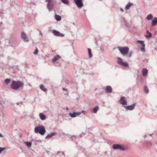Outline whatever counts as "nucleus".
Wrapping results in <instances>:
<instances>
[{"label": "nucleus", "instance_id": "nucleus-17", "mask_svg": "<svg viewBox=\"0 0 157 157\" xmlns=\"http://www.w3.org/2000/svg\"><path fill=\"white\" fill-rule=\"evenodd\" d=\"M157 23V17H155L152 21V26H155L156 25Z\"/></svg>", "mask_w": 157, "mask_h": 157}, {"label": "nucleus", "instance_id": "nucleus-12", "mask_svg": "<svg viewBox=\"0 0 157 157\" xmlns=\"http://www.w3.org/2000/svg\"><path fill=\"white\" fill-rule=\"evenodd\" d=\"M52 33L54 35L57 36H62V35H63V34L55 30H53Z\"/></svg>", "mask_w": 157, "mask_h": 157}, {"label": "nucleus", "instance_id": "nucleus-44", "mask_svg": "<svg viewBox=\"0 0 157 157\" xmlns=\"http://www.w3.org/2000/svg\"><path fill=\"white\" fill-rule=\"evenodd\" d=\"M82 136L81 134L80 136V137H82Z\"/></svg>", "mask_w": 157, "mask_h": 157}, {"label": "nucleus", "instance_id": "nucleus-13", "mask_svg": "<svg viewBox=\"0 0 157 157\" xmlns=\"http://www.w3.org/2000/svg\"><path fill=\"white\" fill-rule=\"evenodd\" d=\"M57 134V133L56 132H53L51 133L50 134H48L47 136L45 137V139H47L48 138H51L52 136L56 135Z\"/></svg>", "mask_w": 157, "mask_h": 157}, {"label": "nucleus", "instance_id": "nucleus-22", "mask_svg": "<svg viewBox=\"0 0 157 157\" xmlns=\"http://www.w3.org/2000/svg\"><path fill=\"white\" fill-rule=\"evenodd\" d=\"M98 105H96L95 107H94L93 109V112L94 113H96L97 112L98 110Z\"/></svg>", "mask_w": 157, "mask_h": 157}, {"label": "nucleus", "instance_id": "nucleus-38", "mask_svg": "<svg viewBox=\"0 0 157 157\" xmlns=\"http://www.w3.org/2000/svg\"><path fill=\"white\" fill-rule=\"evenodd\" d=\"M120 10L122 12L123 11V9L122 8H121L120 9Z\"/></svg>", "mask_w": 157, "mask_h": 157}, {"label": "nucleus", "instance_id": "nucleus-32", "mask_svg": "<svg viewBox=\"0 0 157 157\" xmlns=\"http://www.w3.org/2000/svg\"><path fill=\"white\" fill-rule=\"evenodd\" d=\"M68 137L71 138V140H73L75 138L76 136L75 135H69L68 136Z\"/></svg>", "mask_w": 157, "mask_h": 157}, {"label": "nucleus", "instance_id": "nucleus-23", "mask_svg": "<svg viewBox=\"0 0 157 157\" xmlns=\"http://www.w3.org/2000/svg\"><path fill=\"white\" fill-rule=\"evenodd\" d=\"M132 5V4L131 3H129L128 4H127L125 6V8L126 10L128 9Z\"/></svg>", "mask_w": 157, "mask_h": 157}, {"label": "nucleus", "instance_id": "nucleus-15", "mask_svg": "<svg viewBox=\"0 0 157 157\" xmlns=\"http://www.w3.org/2000/svg\"><path fill=\"white\" fill-rule=\"evenodd\" d=\"M106 91L108 93H111L112 92V88L109 86H107L106 88Z\"/></svg>", "mask_w": 157, "mask_h": 157}, {"label": "nucleus", "instance_id": "nucleus-27", "mask_svg": "<svg viewBox=\"0 0 157 157\" xmlns=\"http://www.w3.org/2000/svg\"><path fill=\"white\" fill-rule=\"evenodd\" d=\"M151 142H147L146 144V146L148 149L150 148L151 146Z\"/></svg>", "mask_w": 157, "mask_h": 157}, {"label": "nucleus", "instance_id": "nucleus-35", "mask_svg": "<svg viewBox=\"0 0 157 157\" xmlns=\"http://www.w3.org/2000/svg\"><path fill=\"white\" fill-rule=\"evenodd\" d=\"M5 149V147H0V154Z\"/></svg>", "mask_w": 157, "mask_h": 157}, {"label": "nucleus", "instance_id": "nucleus-11", "mask_svg": "<svg viewBox=\"0 0 157 157\" xmlns=\"http://www.w3.org/2000/svg\"><path fill=\"white\" fill-rule=\"evenodd\" d=\"M81 113L80 112L76 113L74 112L73 113H69V114L71 117L74 118L76 117L77 115H79Z\"/></svg>", "mask_w": 157, "mask_h": 157}, {"label": "nucleus", "instance_id": "nucleus-28", "mask_svg": "<svg viewBox=\"0 0 157 157\" xmlns=\"http://www.w3.org/2000/svg\"><path fill=\"white\" fill-rule=\"evenodd\" d=\"M137 42L138 43H140L143 47H145V45L144 42L143 41H141V40H138L137 41Z\"/></svg>", "mask_w": 157, "mask_h": 157}, {"label": "nucleus", "instance_id": "nucleus-43", "mask_svg": "<svg viewBox=\"0 0 157 157\" xmlns=\"http://www.w3.org/2000/svg\"><path fill=\"white\" fill-rule=\"evenodd\" d=\"M66 109H68V107H67V108H66Z\"/></svg>", "mask_w": 157, "mask_h": 157}, {"label": "nucleus", "instance_id": "nucleus-16", "mask_svg": "<svg viewBox=\"0 0 157 157\" xmlns=\"http://www.w3.org/2000/svg\"><path fill=\"white\" fill-rule=\"evenodd\" d=\"M40 117V119L42 121L45 119L46 116L43 113H40L39 114Z\"/></svg>", "mask_w": 157, "mask_h": 157}, {"label": "nucleus", "instance_id": "nucleus-45", "mask_svg": "<svg viewBox=\"0 0 157 157\" xmlns=\"http://www.w3.org/2000/svg\"><path fill=\"white\" fill-rule=\"evenodd\" d=\"M1 24H2V23H0V27L1 26Z\"/></svg>", "mask_w": 157, "mask_h": 157}, {"label": "nucleus", "instance_id": "nucleus-36", "mask_svg": "<svg viewBox=\"0 0 157 157\" xmlns=\"http://www.w3.org/2000/svg\"><path fill=\"white\" fill-rule=\"evenodd\" d=\"M38 50L36 49V50H35L34 52H33V54L35 55H36L38 53Z\"/></svg>", "mask_w": 157, "mask_h": 157}, {"label": "nucleus", "instance_id": "nucleus-34", "mask_svg": "<svg viewBox=\"0 0 157 157\" xmlns=\"http://www.w3.org/2000/svg\"><path fill=\"white\" fill-rule=\"evenodd\" d=\"M144 91L147 93H148V90L146 86H145L144 87Z\"/></svg>", "mask_w": 157, "mask_h": 157}, {"label": "nucleus", "instance_id": "nucleus-7", "mask_svg": "<svg viewBox=\"0 0 157 157\" xmlns=\"http://www.w3.org/2000/svg\"><path fill=\"white\" fill-rule=\"evenodd\" d=\"M21 37L23 40L25 42H28L29 41L27 35L25 33L22 32L21 34Z\"/></svg>", "mask_w": 157, "mask_h": 157}, {"label": "nucleus", "instance_id": "nucleus-39", "mask_svg": "<svg viewBox=\"0 0 157 157\" xmlns=\"http://www.w3.org/2000/svg\"><path fill=\"white\" fill-rule=\"evenodd\" d=\"M86 112V111L85 110H82L81 111L82 113H85Z\"/></svg>", "mask_w": 157, "mask_h": 157}, {"label": "nucleus", "instance_id": "nucleus-6", "mask_svg": "<svg viewBox=\"0 0 157 157\" xmlns=\"http://www.w3.org/2000/svg\"><path fill=\"white\" fill-rule=\"evenodd\" d=\"M77 6L79 9L81 8L84 6L82 0H74Z\"/></svg>", "mask_w": 157, "mask_h": 157}, {"label": "nucleus", "instance_id": "nucleus-10", "mask_svg": "<svg viewBox=\"0 0 157 157\" xmlns=\"http://www.w3.org/2000/svg\"><path fill=\"white\" fill-rule=\"evenodd\" d=\"M120 102L123 105H127V102L124 99V97H121L120 99Z\"/></svg>", "mask_w": 157, "mask_h": 157}, {"label": "nucleus", "instance_id": "nucleus-9", "mask_svg": "<svg viewBox=\"0 0 157 157\" xmlns=\"http://www.w3.org/2000/svg\"><path fill=\"white\" fill-rule=\"evenodd\" d=\"M135 104H133L130 105L129 106H124V107L126 109L129 110H133L136 106Z\"/></svg>", "mask_w": 157, "mask_h": 157}, {"label": "nucleus", "instance_id": "nucleus-37", "mask_svg": "<svg viewBox=\"0 0 157 157\" xmlns=\"http://www.w3.org/2000/svg\"><path fill=\"white\" fill-rule=\"evenodd\" d=\"M141 50L142 52H144L145 51V47H143L141 48Z\"/></svg>", "mask_w": 157, "mask_h": 157}, {"label": "nucleus", "instance_id": "nucleus-31", "mask_svg": "<svg viewBox=\"0 0 157 157\" xmlns=\"http://www.w3.org/2000/svg\"><path fill=\"white\" fill-rule=\"evenodd\" d=\"M26 145L29 147H31L32 145V143L31 142H27L26 143Z\"/></svg>", "mask_w": 157, "mask_h": 157}, {"label": "nucleus", "instance_id": "nucleus-24", "mask_svg": "<svg viewBox=\"0 0 157 157\" xmlns=\"http://www.w3.org/2000/svg\"><path fill=\"white\" fill-rule=\"evenodd\" d=\"M60 1L64 4L68 5L69 4V2L68 0H60Z\"/></svg>", "mask_w": 157, "mask_h": 157}, {"label": "nucleus", "instance_id": "nucleus-46", "mask_svg": "<svg viewBox=\"0 0 157 157\" xmlns=\"http://www.w3.org/2000/svg\"><path fill=\"white\" fill-rule=\"evenodd\" d=\"M62 153H63V155L64 154V152H62Z\"/></svg>", "mask_w": 157, "mask_h": 157}, {"label": "nucleus", "instance_id": "nucleus-19", "mask_svg": "<svg viewBox=\"0 0 157 157\" xmlns=\"http://www.w3.org/2000/svg\"><path fill=\"white\" fill-rule=\"evenodd\" d=\"M60 58V56L59 55H57L52 60V62L54 63L56 62Z\"/></svg>", "mask_w": 157, "mask_h": 157}, {"label": "nucleus", "instance_id": "nucleus-29", "mask_svg": "<svg viewBox=\"0 0 157 157\" xmlns=\"http://www.w3.org/2000/svg\"><path fill=\"white\" fill-rule=\"evenodd\" d=\"M10 82V80L8 78H6L5 79V80L4 81V82H5V83L7 84H8Z\"/></svg>", "mask_w": 157, "mask_h": 157}, {"label": "nucleus", "instance_id": "nucleus-1", "mask_svg": "<svg viewBox=\"0 0 157 157\" xmlns=\"http://www.w3.org/2000/svg\"><path fill=\"white\" fill-rule=\"evenodd\" d=\"M23 84L21 81H13L11 85V88L13 90H17L23 86Z\"/></svg>", "mask_w": 157, "mask_h": 157}, {"label": "nucleus", "instance_id": "nucleus-3", "mask_svg": "<svg viewBox=\"0 0 157 157\" xmlns=\"http://www.w3.org/2000/svg\"><path fill=\"white\" fill-rule=\"evenodd\" d=\"M113 148L115 150H120L121 151H124L125 150L124 147H122V145L120 144H114L112 146Z\"/></svg>", "mask_w": 157, "mask_h": 157}, {"label": "nucleus", "instance_id": "nucleus-8", "mask_svg": "<svg viewBox=\"0 0 157 157\" xmlns=\"http://www.w3.org/2000/svg\"><path fill=\"white\" fill-rule=\"evenodd\" d=\"M46 2H47V8L49 10L51 11L52 8V2L51 0H46Z\"/></svg>", "mask_w": 157, "mask_h": 157}, {"label": "nucleus", "instance_id": "nucleus-33", "mask_svg": "<svg viewBox=\"0 0 157 157\" xmlns=\"http://www.w3.org/2000/svg\"><path fill=\"white\" fill-rule=\"evenodd\" d=\"M123 23L125 25L127 28L129 27V26L128 25V23L126 21H125L124 20V21H123Z\"/></svg>", "mask_w": 157, "mask_h": 157}, {"label": "nucleus", "instance_id": "nucleus-20", "mask_svg": "<svg viewBox=\"0 0 157 157\" xmlns=\"http://www.w3.org/2000/svg\"><path fill=\"white\" fill-rule=\"evenodd\" d=\"M55 18L57 21H60L61 19V18L60 16L57 15L56 14L55 15Z\"/></svg>", "mask_w": 157, "mask_h": 157}, {"label": "nucleus", "instance_id": "nucleus-4", "mask_svg": "<svg viewBox=\"0 0 157 157\" xmlns=\"http://www.w3.org/2000/svg\"><path fill=\"white\" fill-rule=\"evenodd\" d=\"M118 49L121 53L123 55L127 53L129 50L128 48L126 47H118Z\"/></svg>", "mask_w": 157, "mask_h": 157}, {"label": "nucleus", "instance_id": "nucleus-14", "mask_svg": "<svg viewBox=\"0 0 157 157\" xmlns=\"http://www.w3.org/2000/svg\"><path fill=\"white\" fill-rule=\"evenodd\" d=\"M148 71V70L146 68H144L142 70V75L144 77H145L147 75Z\"/></svg>", "mask_w": 157, "mask_h": 157}, {"label": "nucleus", "instance_id": "nucleus-42", "mask_svg": "<svg viewBox=\"0 0 157 157\" xmlns=\"http://www.w3.org/2000/svg\"><path fill=\"white\" fill-rule=\"evenodd\" d=\"M10 6H11V7H12V6L13 5H12V4H10Z\"/></svg>", "mask_w": 157, "mask_h": 157}, {"label": "nucleus", "instance_id": "nucleus-21", "mask_svg": "<svg viewBox=\"0 0 157 157\" xmlns=\"http://www.w3.org/2000/svg\"><path fill=\"white\" fill-rule=\"evenodd\" d=\"M153 15L151 14H149L148 15H147L146 17V19L148 20H151L153 19Z\"/></svg>", "mask_w": 157, "mask_h": 157}, {"label": "nucleus", "instance_id": "nucleus-2", "mask_svg": "<svg viewBox=\"0 0 157 157\" xmlns=\"http://www.w3.org/2000/svg\"><path fill=\"white\" fill-rule=\"evenodd\" d=\"M34 131L36 133H39L41 135H44L46 132L45 128L43 125H38L35 127Z\"/></svg>", "mask_w": 157, "mask_h": 157}, {"label": "nucleus", "instance_id": "nucleus-30", "mask_svg": "<svg viewBox=\"0 0 157 157\" xmlns=\"http://www.w3.org/2000/svg\"><path fill=\"white\" fill-rule=\"evenodd\" d=\"M63 90L64 91V95H67L68 94V92L67 91V89L65 88H63Z\"/></svg>", "mask_w": 157, "mask_h": 157}, {"label": "nucleus", "instance_id": "nucleus-26", "mask_svg": "<svg viewBox=\"0 0 157 157\" xmlns=\"http://www.w3.org/2000/svg\"><path fill=\"white\" fill-rule=\"evenodd\" d=\"M146 33L147 34V35L145 36V37L146 38H148L151 37V34L150 32H149L148 30H147L146 31Z\"/></svg>", "mask_w": 157, "mask_h": 157}, {"label": "nucleus", "instance_id": "nucleus-25", "mask_svg": "<svg viewBox=\"0 0 157 157\" xmlns=\"http://www.w3.org/2000/svg\"><path fill=\"white\" fill-rule=\"evenodd\" d=\"M40 89L44 92L47 91V89L45 88L43 85H41L40 86Z\"/></svg>", "mask_w": 157, "mask_h": 157}, {"label": "nucleus", "instance_id": "nucleus-5", "mask_svg": "<svg viewBox=\"0 0 157 157\" xmlns=\"http://www.w3.org/2000/svg\"><path fill=\"white\" fill-rule=\"evenodd\" d=\"M117 63L120 65L125 67H128V64L126 62H123L122 59L120 58H117Z\"/></svg>", "mask_w": 157, "mask_h": 157}, {"label": "nucleus", "instance_id": "nucleus-18", "mask_svg": "<svg viewBox=\"0 0 157 157\" xmlns=\"http://www.w3.org/2000/svg\"><path fill=\"white\" fill-rule=\"evenodd\" d=\"M88 52V57L89 58H90L92 57V54L91 52V51L90 49L88 48L87 49Z\"/></svg>", "mask_w": 157, "mask_h": 157}, {"label": "nucleus", "instance_id": "nucleus-41", "mask_svg": "<svg viewBox=\"0 0 157 157\" xmlns=\"http://www.w3.org/2000/svg\"><path fill=\"white\" fill-rule=\"evenodd\" d=\"M0 137H2V135L1 133H0Z\"/></svg>", "mask_w": 157, "mask_h": 157}, {"label": "nucleus", "instance_id": "nucleus-40", "mask_svg": "<svg viewBox=\"0 0 157 157\" xmlns=\"http://www.w3.org/2000/svg\"><path fill=\"white\" fill-rule=\"evenodd\" d=\"M40 35L41 36H42V34L40 31Z\"/></svg>", "mask_w": 157, "mask_h": 157}]
</instances>
